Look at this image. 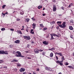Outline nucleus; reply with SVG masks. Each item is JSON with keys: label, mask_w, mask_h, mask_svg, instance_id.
I'll return each mask as SVG.
<instances>
[{"label": "nucleus", "mask_w": 74, "mask_h": 74, "mask_svg": "<svg viewBox=\"0 0 74 74\" xmlns=\"http://www.w3.org/2000/svg\"><path fill=\"white\" fill-rule=\"evenodd\" d=\"M66 22H62V24H61L60 25H59L60 27L62 28V29H64L65 27H66Z\"/></svg>", "instance_id": "1"}, {"label": "nucleus", "mask_w": 74, "mask_h": 74, "mask_svg": "<svg viewBox=\"0 0 74 74\" xmlns=\"http://www.w3.org/2000/svg\"><path fill=\"white\" fill-rule=\"evenodd\" d=\"M63 60H62L61 61H60L59 60H57L56 61V63H58V64H59L61 66H63Z\"/></svg>", "instance_id": "2"}, {"label": "nucleus", "mask_w": 74, "mask_h": 74, "mask_svg": "<svg viewBox=\"0 0 74 74\" xmlns=\"http://www.w3.org/2000/svg\"><path fill=\"white\" fill-rule=\"evenodd\" d=\"M0 54H5V55H8V51H4V50L0 51Z\"/></svg>", "instance_id": "3"}, {"label": "nucleus", "mask_w": 74, "mask_h": 74, "mask_svg": "<svg viewBox=\"0 0 74 74\" xmlns=\"http://www.w3.org/2000/svg\"><path fill=\"white\" fill-rule=\"evenodd\" d=\"M15 56L16 57H21V52L19 51H17Z\"/></svg>", "instance_id": "4"}, {"label": "nucleus", "mask_w": 74, "mask_h": 74, "mask_svg": "<svg viewBox=\"0 0 74 74\" xmlns=\"http://www.w3.org/2000/svg\"><path fill=\"white\" fill-rule=\"evenodd\" d=\"M24 39H27V40H30V37L29 36H23Z\"/></svg>", "instance_id": "5"}, {"label": "nucleus", "mask_w": 74, "mask_h": 74, "mask_svg": "<svg viewBox=\"0 0 74 74\" xmlns=\"http://www.w3.org/2000/svg\"><path fill=\"white\" fill-rule=\"evenodd\" d=\"M53 36H56L57 37H60V36H61L60 35V34H58V35H56L55 34H53Z\"/></svg>", "instance_id": "6"}, {"label": "nucleus", "mask_w": 74, "mask_h": 74, "mask_svg": "<svg viewBox=\"0 0 74 74\" xmlns=\"http://www.w3.org/2000/svg\"><path fill=\"white\" fill-rule=\"evenodd\" d=\"M55 54L59 55H60V56H63V54H62V53H58L56 52L55 53Z\"/></svg>", "instance_id": "7"}, {"label": "nucleus", "mask_w": 74, "mask_h": 74, "mask_svg": "<svg viewBox=\"0 0 74 74\" xmlns=\"http://www.w3.org/2000/svg\"><path fill=\"white\" fill-rule=\"evenodd\" d=\"M53 11L55 12L56 11V6L55 5H53Z\"/></svg>", "instance_id": "8"}, {"label": "nucleus", "mask_w": 74, "mask_h": 74, "mask_svg": "<svg viewBox=\"0 0 74 74\" xmlns=\"http://www.w3.org/2000/svg\"><path fill=\"white\" fill-rule=\"evenodd\" d=\"M38 51H39V50H38V49H36L34 50V52L36 53H39V52Z\"/></svg>", "instance_id": "9"}, {"label": "nucleus", "mask_w": 74, "mask_h": 74, "mask_svg": "<svg viewBox=\"0 0 74 74\" xmlns=\"http://www.w3.org/2000/svg\"><path fill=\"white\" fill-rule=\"evenodd\" d=\"M32 28H33V29H34L36 28V24L34 23L32 24Z\"/></svg>", "instance_id": "10"}, {"label": "nucleus", "mask_w": 74, "mask_h": 74, "mask_svg": "<svg viewBox=\"0 0 74 74\" xmlns=\"http://www.w3.org/2000/svg\"><path fill=\"white\" fill-rule=\"evenodd\" d=\"M25 71V68H22L20 70V72H23V71Z\"/></svg>", "instance_id": "11"}, {"label": "nucleus", "mask_w": 74, "mask_h": 74, "mask_svg": "<svg viewBox=\"0 0 74 74\" xmlns=\"http://www.w3.org/2000/svg\"><path fill=\"white\" fill-rule=\"evenodd\" d=\"M43 44L45 45H48V43L46 41H44L43 42Z\"/></svg>", "instance_id": "12"}, {"label": "nucleus", "mask_w": 74, "mask_h": 74, "mask_svg": "<svg viewBox=\"0 0 74 74\" xmlns=\"http://www.w3.org/2000/svg\"><path fill=\"white\" fill-rule=\"evenodd\" d=\"M20 42V40H17L16 41H15L14 42H15V43H16V44H17L18 43H19Z\"/></svg>", "instance_id": "13"}, {"label": "nucleus", "mask_w": 74, "mask_h": 74, "mask_svg": "<svg viewBox=\"0 0 74 74\" xmlns=\"http://www.w3.org/2000/svg\"><path fill=\"white\" fill-rule=\"evenodd\" d=\"M53 53H52V52L51 53L50 55V57L52 58V57H53Z\"/></svg>", "instance_id": "14"}, {"label": "nucleus", "mask_w": 74, "mask_h": 74, "mask_svg": "<svg viewBox=\"0 0 74 74\" xmlns=\"http://www.w3.org/2000/svg\"><path fill=\"white\" fill-rule=\"evenodd\" d=\"M17 32L18 33H19V34H22V32H21V31L17 30Z\"/></svg>", "instance_id": "15"}, {"label": "nucleus", "mask_w": 74, "mask_h": 74, "mask_svg": "<svg viewBox=\"0 0 74 74\" xmlns=\"http://www.w3.org/2000/svg\"><path fill=\"white\" fill-rule=\"evenodd\" d=\"M51 38H50V40H54V39H56V38H53V36H51Z\"/></svg>", "instance_id": "16"}, {"label": "nucleus", "mask_w": 74, "mask_h": 74, "mask_svg": "<svg viewBox=\"0 0 74 74\" xmlns=\"http://www.w3.org/2000/svg\"><path fill=\"white\" fill-rule=\"evenodd\" d=\"M20 14L21 15H23L24 14V12L23 11H21L20 12Z\"/></svg>", "instance_id": "17"}, {"label": "nucleus", "mask_w": 74, "mask_h": 74, "mask_svg": "<svg viewBox=\"0 0 74 74\" xmlns=\"http://www.w3.org/2000/svg\"><path fill=\"white\" fill-rule=\"evenodd\" d=\"M48 71H53V70H52L50 68H49Z\"/></svg>", "instance_id": "18"}, {"label": "nucleus", "mask_w": 74, "mask_h": 74, "mask_svg": "<svg viewBox=\"0 0 74 74\" xmlns=\"http://www.w3.org/2000/svg\"><path fill=\"white\" fill-rule=\"evenodd\" d=\"M57 24L58 25V24H62V22L61 21H57Z\"/></svg>", "instance_id": "19"}, {"label": "nucleus", "mask_w": 74, "mask_h": 74, "mask_svg": "<svg viewBox=\"0 0 74 74\" xmlns=\"http://www.w3.org/2000/svg\"><path fill=\"white\" fill-rule=\"evenodd\" d=\"M69 29L70 30H73V27L72 26H70L69 27Z\"/></svg>", "instance_id": "20"}, {"label": "nucleus", "mask_w": 74, "mask_h": 74, "mask_svg": "<svg viewBox=\"0 0 74 74\" xmlns=\"http://www.w3.org/2000/svg\"><path fill=\"white\" fill-rule=\"evenodd\" d=\"M70 23H72V24L74 23V22L73 21V20H70Z\"/></svg>", "instance_id": "21"}, {"label": "nucleus", "mask_w": 74, "mask_h": 74, "mask_svg": "<svg viewBox=\"0 0 74 74\" xmlns=\"http://www.w3.org/2000/svg\"><path fill=\"white\" fill-rule=\"evenodd\" d=\"M42 8V6H39L38 7V8L39 10H40V8Z\"/></svg>", "instance_id": "22"}, {"label": "nucleus", "mask_w": 74, "mask_h": 74, "mask_svg": "<svg viewBox=\"0 0 74 74\" xmlns=\"http://www.w3.org/2000/svg\"><path fill=\"white\" fill-rule=\"evenodd\" d=\"M40 26L41 27H44V26L43 25V24H40Z\"/></svg>", "instance_id": "23"}, {"label": "nucleus", "mask_w": 74, "mask_h": 74, "mask_svg": "<svg viewBox=\"0 0 74 74\" xmlns=\"http://www.w3.org/2000/svg\"><path fill=\"white\" fill-rule=\"evenodd\" d=\"M64 64L65 65L67 66L68 65H69V63H68V62H66Z\"/></svg>", "instance_id": "24"}, {"label": "nucleus", "mask_w": 74, "mask_h": 74, "mask_svg": "<svg viewBox=\"0 0 74 74\" xmlns=\"http://www.w3.org/2000/svg\"><path fill=\"white\" fill-rule=\"evenodd\" d=\"M17 66H18V67H21V65L20 64H17Z\"/></svg>", "instance_id": "25"}, {"label": "nucleus", "mask_w": 74, "mask_h": 74, "mask_svg": "<svg viewBox=\"0 0 74 74\" xmlns=\"http://www.w3.org/2000/svg\"><path fill=\"white\" fill-rule=\"evenodd\" d=\"M68 67H69V68H71V69H74L73 67L72 66H68Z\"/></svg>", "instance_id": "26"}, {"label": "nucleus", "mask_w": 74, "mask_h": 74, "mask_svg": "<svg viewBox=\"0 0 74 74\" xmlns=\"http://www.w3.org/2000/svg\"><path fill=\"white\" fill-rule=\"evenodd\" d=\"M49 68L47 67V66H45V69L46 70H47V71H48Z\"/></svg>", "instance_id": "27"}, {"label": "nucleus", "mask_w": 74, "mask_h": 74, "mask_svg": "<svg viewBox=\"0 0 74 74\" xmlns=\"http://www.w3.org/2000/svg\"><path fill=\"white\" fill-rule=\"evenodd\" d=\"M27 22H28L29 21H30V19L29 18H26V19L25 20Z\"/></svg>", "instance_id": "28"}, {"label": "nucleus", "mask_w": 74, "mask_h": 74, "mask_svg": "<svg viewBox=\"0 0 74 74\" xmlns=\"http://www.w3.org/2000/svg\"><path fill=\"white\" fill-rule=\"evenodd\" d=\"M5 30V29L4 28H3L1 29V30H2V31H4V30Z\"/></svg>", "instance_id": "29"}, {"label": "nucleus", "mask_w": 74, "mask_h": 74, "mask_svg": "<svg viewBox=\"0 0 74 74\" xmlns=\"http://www.w3.org/2000/svg\"><path fill=\"white\" fill-rule=\"evenodd\" d=\"M16 52L17 51H14L13 52V53H14V54H16Z\"/></svg>", "instance_id": "30"}, {"label": "nucleus", "mask_w": 74, "mask_h": 74, "mask_svg": "<svg viewBox=\"0 0 74 74\" xmlns=\"http://www.w3.org/2000/svg\"><path fill=\"white\" fill-rule=\"evenodd\" d=\"M17 61H17L16 60H13L12 61V62H17Z\"/></svg>", "instance_id": "31"}, {"label": "nucleus", "mask_w": 74, "mask_h": 74, "mask_svg": "<svg viewBox=\"0 0 74 74\" xmlns=\"http://www.w3.org/2000/svg\"><path fill=\"white\" fill-rule=\"evenodd\" d=\"M16 20H17V21H20L21 20V19L19 18H17Z\"/></svg>", "instance_id": "32"}, {"label": "nucleus", "mask_w": 74, "mask_h": 74, "mask_svg": "<svg viewBox=\"0 0 74 74\" xmlns=\"http://www.w3.org/2000/svg\"><path fill=\"white\" fill-rule=\"evenodd\" d=\"M32 19L33 21H35V18H34V17H33L32 18Z\"/></svg>", "instance_id": "33"}, {"label": "nucleus", "mask_w": 74, "mask_h": 74, "mask_svg": "<svg viewBox=\"0 0 74 74\" xmlns=\"http://www.w3.org/2000/svg\"><path fill=\"white\" fill-rule=\"evenodd\" d=\"M6 5H3L2 6L3 8H5V7Z\"/></svg>", "instance_id": "34"}, {"label": "nucleus", "mask_w": 74, "mask_h": 74, "mask_svg": "<svg viewBox=\"0 0 74 74\" xmlns=\"http://www.w3.org/2000/svg\"><path fill=\"white\" fill-rule=\"evenodd\" d=\"M51 50L52 51H54V50H55V49L54 48H51Z\"/></svg>", "instance_id": "35"}, {"label": "nucleus", "mask_w": 74, "mask_h": 74, "mask_svg": "<svg viewBox=\"0 0 74 74\" xmlns=\"http://www.w3.org/2000/svg\"><path fill=\"white\" fill-rule=\"evenodd\" d=\"M51 23H52L53 24H55V21H53L52 22H51Z\"/></svg>", "instance_id": "36"}, {"label": "nucleus", "mask_w": 74, "mask_h": 74, "mask_svg": "<svg viewBox=\"0 0 74 74\" xmlns=\"http://www.w3.org/2000/svg\"><path fill=\"white\" fill-rule=\"evenodd\" d=\"M3 62V60H0V64L1 63Z\"/></svg>", "instance_id": "37"}, {"label": "nucleus", "mask_w": 74, "mask_h": 74, "mask_svg": "<svg viewBox=\"0 0 74 74\" xmlns=\"http://www.w3.org/2000/svg\"><path fill=\"white\" fill-rule=\"evenodd\" d=\"M39 51L40 52H42V51H43V50L40 49L39 50Z\"/></svg>", "instance_id": "38"}, {"label": "nucleus", "mask_w": 74, "mask_h": 74, "mask_svg": "<svg viewBox=\"0 0 74 74\" xmlns=\"http://www.w3.org/2000/svg\"><path fill=\"white\" fill-rule=\"evenodd\" d=\"M47 28H45L43 29L44 30H47Z\"/></svg>", "instance_id": "39"}, {"label": "nucleus", "mask_w": 74, "mask_h": 74, "mask_svg": "<svg viewBox=\"0 0 74 74\" xmlns=\"http://www.w3.org/2000/svg\"><path fill=\"white\" fill-rule=\"evenodd\" d=\"M62 60H64V57H62Z\"/></svg>", "instance_id": "40"}, {"label": "nucleus", "mask_w": 74, "mask_h": 74, "mask_svg": "<svg viewBox=\"0 0 74 74\" xmlns=\"http://www.w3.org/2000/svg\"><path fill=\"white\" fill-rule=\"evenodd\" d=\"M45 52H43L42 53V55H45Z\"/></svg>", "instance_id": "41"}, {"label": "nucleus", "mask_w": 74, "mask_h": 74, "mask_svg": "<svg viewBox=\"0 0 74 74\" xmlns=\"http://www.w3.org/2000/svg\"><path fill=\"white\" fill-rule=\"evenodd\" d=\"M10 30H11L12 31H14V29H10Z\"/></svg>", "instance_id": "42"}, {"label": "nucleus", "mask_w": 74, "mask_h": 74, "mask_svg": "<svg viewBox=\"0 0 74 74\" xmlns=\"http://www.w3.org/2000/svg\"><path fill=\"white\" fill-rule=\"evenodd\" d=\"M56 59H57V60H58V57L57 56H56Z\"/></svg>", "instance_id": "43"}, {"label": "nucleus", "mask_w": 74, "mask_h": 74, "mask_svg": "<svg viewBox=\"0 0 74 74\" xmlns=\"http://www.w3.org/2000/svg\"><path fill=\"white\" fill-rule=\"evenodd\" d=\"M40 69H39L38 68L36 69V71H39Z\"/></svg>", "instance_id": "44"}, {"label": "nucleus", "mask_w": 74, "mask_h": 74, "mask_svg": "<svg viewBox=\"0 0 74 74\" xmlns=\"http://www.w3.org/2000/svg\"><path fill=\"white\" fill-rule=\"evenodd\" d=\"M2 15H3L4 16H5V13H2Z\"/></svg>", "instance_id": "45"}, {"label": "nucleus", "mask_w": 74, "mask_h": 74, "mask_svg": "<svg viewBox=\"0 0 74 74\" xmlns=\"http://www.w3.org/2000/svg\"><path fill=\"white\" fill-rule=\"evenodd\" d=\"M27 59H31L32 58L30 57H28L27 58Z\"/></svg>", "instance_id": "46"}, {"label": "nucleus", "mask_w": 74, "mask_h": 74, "mask_svg": "<svg viewBox=\"0 0 74 74\" xmlns=\"http://www.w3.org/2000/svg\"><path fill=\"white\" fill-rule=\"evenodd\" d=\"M20 57H22V58H24V56H22V54H21V55Z\"/></svg>", "instance_id": "47"}, {"label": "nucleus", "mask_w": 74, "mask_h": 74, "mask_svg": "<svg viewBox=\"0 0 74 74\" xmlns=\"http://www.w3.org/2000/svg\"><path fill=\"white\" fill-rule=\"evenodd\" d=\"M62 14H58V16H62Z\"/></svg>", "instance_id": "48"}, {"label": "nucleus", "mask_w": 74, "mask_h": 74, "mask_svg": "<svg viewBox=\"0 0 74 74\" xmlns=\"http://www.w3.org/2000/svg\"><path fill=\"white\" fill-rule=\"evenodd\" d=\"M53 1L54 3H56V0H52Z\"/></svg>", "instance_id": "49"}, {"label": "nucleus", "mask_w": 74, "mask_h": 74, "mask_svg": "<svg viewBox=\"0 0 74 74\" xmlns=\"http://www.w3.org/2000/svg\"><path fill=\"white\" fill-rule=\"evenodd\" d=\"M56 28H57V29H59V27L57 26V27Z\"/></svg>", "instance_id": "50"}, {"label": "nucleus", "mask_w": 74, "mask_h": 74, "mask_svg": "<svg viewBox=\"0 0 74 74\" xmlns=\"http://www.w3.org/2000/svg\"><path fill=\"white\" fill-rule=\"evenodd\" d=\"M53 34H50V35L51 36H53Z\"/></svg>", "instance_id": "51"}, {"label": "nucleus", "mask_w": 74, "mask_h": 74, "mask_svg": "<svg viewBox=\"0 0 74 74\" xmlns=\"http://www.w3.org/2000/svg\"><path fill=\"white\" fill-rule=\"evenodd\" d=\"M33 30H33V29H32L31 30V32H33Z\"/></svg>", "instance_id": "52"}, {"label": "nucleus", "mask_w": 74, "mask_h": 74, "mask_svg": "<svg viewBox=\"0 0 74 74\" xmlns=\"http://www.w3.org/2000/svg\"><path fill=\"white\" fill-rule=\"evenodd\" d=\"M42 16H45V14H42Z\"/></svg>", "instance_id": "53"}, {"label": "nucleus", "mask_w": 74, "mask_h": 74, "mask_svg": "<svg viewBox=\"0 0 74 74\" xmlns=\"http://www.w3.org/2000/svg\"><path fill=\"white\" fill-rule=\"evenodd\" d=\"M70 37L71 38H73V36H71Z\"/></svg>", "instance_id": "54"}, {"label": "nucleus", "mask_w": 74, "mask_h": 74, "mask_svg": "<svg viewBox=\"0 0 74 74\" xmlns=\"http://www.w3.org/2000/svg\"><path fill=\"white\" fill-rule=\"evenodd\" d=\"M27 47L28 48H29V45H27Z\"/></svg>", "instance_id": "55"}, {"label": "nucleus", "mask_w": 74, "mask_h": 74, "mask_svg": "<svg viewBox=\"0 0 74 74\" xmlns=\"http://www.w3.org/2000/svg\"><path fill=\"white\" fill-rule=\"evenodd\" d=\"M31 32L32 34H34V32L32 31V32Z\"/></svg>", "instance_id": "56"}, {"label": "nucleus", "mask_w": 74, "mask_h": 74, "mask_svg": "<svg viewBox=\"0 0 74 74\" xmlns=\"http://www.w3.org/2000/svg\"><path fill=\"white\" fill-rule=\"evenodd\" d=\"M64 7H61V9H62V10H64V9H63V8H64Z\"/></svg>", "instance_id": "57"}, {"label": "nucleus", "mask_w": 74, "mask_h": 74, "mask_svg": "<svg viewBox=\"0 0 74 74\" xmlns=\"http://www.w3.org/2000/svg\"><path fill=\"white\" fill-rule=\"evenodd\" d=\"M24 30V28H22L21 29V30Z\"/></svg>", "instance_id": "58"}, {"label": "nucleus", "mask_w": 74, "mask_h": 74, "mask_svg": "<svg viewBox=\"0 0 74 74\" xmlns=\"http://www.w3.org/2000/svg\"><path fill=\"white\" fill-rule=\"evenodd\" d=\"M49 51H52V49H49Z\"/></svg>", "instance_id": "59"}, {"label": "nucleus", "mask_w": 74, "mask_h": 74, "mask_svg": "<svg viewBox=\"0 0 74 74\" xmlns=\"http://www.w3.org/2000/svg\"><path fill=\"white\" fill-rule=\"evenodd\" d=\"M45 10V8H44L43 9V10Z\"/></svg>", "instance_id": "60"}, {"label": "nucleus", "mask_w": 74, "mask_h": 74, "mask_svg": "<svg viewBox=\"0 0 74 74\" xmlns=\"http://www.w3.org/2000/svg\"><path fill=\"white\" fill-rule=\"evenodd\" d=\"M70 7H71L70 5H69L68 6V7H69V8H70Z\"/></svg>", "instance_id": "61"}, {"label": "nucleus", "mask_w": 74, "mask_h": 74, "mask_svg": "<svg viewBox=\"0 0 74 74\" xmlns=\"http://www.w3.org/2000/svg\"><path fill=\"white\" fill-rule=\"evenodd\" d=\"M5 14H8V12H7Z\"/></svg>", "instance_id": "62"}, {"label": "nucleus", "mask_w": 74, "mask_h": 74, "mask_svg": "<svg viewBox=\"0 0 74 74\" xmlns=\"http://www.w3.org/2000/svg\"><path fill=\"white\" fill-rule=\"evenodd\" d=\"M32 44H34V42H32Z\"/></svg>", "instance_id": "63"}, {"label": "nucleus", "mask_w": 74, "mask_h": 74, "mask_svg": "<svg viewBox=\"0 0 74 74\" xmlns=\"http://www.w3.org/2000/svg\"><path fill=\"white\" fill-rule=\"evenodd\" d=\"M73 55L74 56V52L73 53Z\"/></svg>", "instance_id": "64"}]
</instances>
